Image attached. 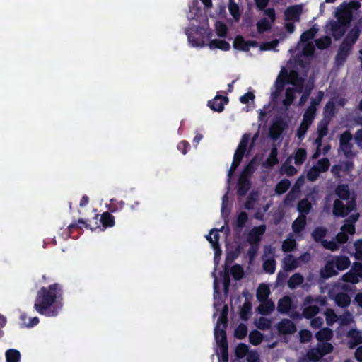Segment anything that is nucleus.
Instances as JSON below:
<instances>
[{
    "instance_id": "obj_1",
    "label": "nucleus",
    "mask_w": 362,
    "mask_h": 362,
    "mask_svg": "<svg viewBox=\"0 0 362 362\" xmlns=\"http://www.w3.org/2000/svg\"><path fill=\"white\" fill-rule=\"evenodd\" d=\"M63 286L58 283L42 286L37 291L35 310L46 317H55L63 306Z\"/></svg>"
},
{
    "instance_id": "obj_2",
    "label": "nucleus",
    "mask_w": 362,
    "mask_h": 362,
    "mask_svg": "<svg viewBox=\"0 0 362 362\" xmlns=\"http://www.w3.org/2000/svg\"><path fill=\"white\" fill-rule=\"evenodd\" d=\"M350 23V15H344L341 13L337 20H329L326 25V33L331 34L334 40H340L345 34Z\"/></svg>"
},
{
    "instance_id": "obj_3",
    "label": "nucleus",
    "mask_w": 362,
    "mask_h": 362,
    "mask_svg": "<svg viewBox=\"0 0 362 362\" xmlns=\"http://www.w3.org/2000/svg\"><path fill=\"white\" fill-rule=\"evenodd\" d=\"M288 124L286 122H285L282 118H277L274 121H273L269 129V137L276 141L278 140L284 131L286 129Z\"/></svg>"
},
{
    "instance_id": "obj_4",
    "label": "nucleus",
    "mask_w": 362,
    "mask_h": 362,
    "mask_svg": "<svg viewBox=\"0 0 362 362\" xmlns=\"http://www.w3.org/2000/svg\"><path fill=\"white\" fill-rule=\"evenodd\" d=\"M352 48L351 45L348 44L346 40H344L340 45L337 55L335 57V64L339 66L343 65L351 54Z\"/></svg>"
},
{
    "instance_id": "obj_5",
    "label": "nucleus",
    "mask_w": 362,
    "mask_h": 362,
    "mask_svg": "<svg viewBox=\"0 0 362 362\" xmlns=\"http://www.w3.org/2000/svg\"><path fill=\"white\" fill-rule=\"evenodd\" d=\"M233 46L235 49L247 52L251 47H257V42L254 40H245L242 35H237L234 39Z\"/></svg>"
},
{
    "instance_id": "obj_6",
    "label": "nucleus",
    "mask_w": 362,
    "mask_h": 362,
    "mask_svg": "<svg viewBox=\"0 0 362 362\" xmlns=\"http://www.w3.org/2000/svg\"><path fill=\"white\" fill-rule=\"evenodd\" d=\"M266 231V226L260 225L252 228L247 234V242L250 244L259 245L262 235Z\"/></svg>"
},
{
    "instance_id": "obj_7",
    "label": "nucleus",
    "mask_w": 362,
    "mask_h": 362,
    "mask_svg": "<svg viewBox=\"0 0 362 362\" xmlns=\"http://www.w3.org/2000/svg\"><path fill=\"white\" fill-rule=\"evenodd\" d=\"M228 103V97L216 95L214 99L208 101V106L214 111L221 112L224 110V105Z\"/></svg>"
},
{
    "instance_id": "obj_8",
    "label": "nucleus",
    "mask_w": 362,
    "mask_h": 362,
    "mask_svg": "<svg viewBox=\"0 0 362 362\" xmlns=\"http://www.w3.org/2000/svg\"><path fill=\"white\" fill-rule=\"evenodd\" d=\"M277 329L281 334H291L296 332V325L288 319L281 320L278 323Z\"/></svg>"
},
{
    "instance_id": "obj_9",
    "label": "nucleus",
    "mask_w": 362,
    "mask_h": 362,
    "mask_svg": "<svg viewBox=\"0 0 362 362\" xmlns=\"http://www.w3.org/2000/svg\"><path fill=\"white\" fill-rule=\"evenodd\" d=\"M302 13V7L300 5H294L288 7L284 11L286 21H298Z\"/></svg>"
},
{
    "instance_id": "obj_10",
    "label": "nucleus",
    "mask_w": 362,
    "mask_h": 362,
    "mask_svg": "<svg viewBox=\"0 0 362 362\" xmlns=\"http://www.w3.org/2000/svg\"><path fill=\"white\" fill-rule=\"evenodd\" d=\"M293 308H294V306L291 297L285 296L279 300L277 303V310L279 313L287 314Z\"/></svg>"
},
{
    "instance_id": "obj_11",
    "label": "nucleus",
    "mask_w": 362,
    "mask_h": 362,
    "mask_svg": "<svg viewBox=\"0 0 362 362\" xmlns=\"http://www.w3.org/2000/svg\"><path fill=\"white\" fill-rule=\"evenodd\" d=\"M346 337L349 338L348 341V346L350 349H354L356 346L362 344V335L356 329H351L346 334Z\"/></svg>"
},
{
    "instance_id": "obj_12",
    "label": "nucleus",
    "mask_w": 362,
    "mask_h": 362,
    "mask_svg": "<svg viewBox=\"0 0 362 362\" xmlns=\"http://www.w3.org/2000/svg\"><path fill=\"white\" fill-rule=\"evenodd\" d=\"M334 262L333 260L328 261L325 267L320 269V275L323 279H328L329 278L336 276L338 272L335 270Z\"/></svg>"
},
{
    "instance_id": "obj_13",
    "label": "nucleus",
    "mask_w": 362,
    "mask_h": 362,
    "mask_svg": "<svg viewBox=\"0 0 362 362\" xmlns=\"http://www.w3.org/2000/svg\"><path fill=\"white\" fill-rule=\"evenodd\" d=\"M238 189L237 194L238 196L244 197L246 195L247 192L250 190L251 187V180L250 179L243 178V177H239L238 180Z\"/></svg>"
},
{
    "instance_id": "obj_14",
    "label": "nucleus",
    "mask_w": 362,
    "mask_h": 362,
    "mask_svg": "<svg viewBox=\"0 0 362 362\" xmlns=\"http://www.w3.org/2000/svg\"><path fill=\"white\" fill-rule=\"evenodd\" d=\"M299 266L298 259L292 255H288L283 259V268L286 272H291Z\"/></svg>"
},
{
    "instance_id": "obj_15",
    "label": "nucleus",
    "mask_w": 362,
    "mask_h": 362,
    "mask_svg": "<svg viewBox=\"0 0 362 362\" xmlns=\"http://www.w3.org/2000/svg\"><path fill=\"white\" fill-rule=\"evenodd\" d=\"M278 150L276 146L272 148L270 153L266 160L263 162L262 165L267 169L272 168L275 165L279 163L277 158Z\"/></svg>"
},
{
    "instance_id": "obj_16",
    "label": "nucleus",
    "mask_w": 362,
    "mask_h": 362,
    "mask_svg": "<svg viewBox=\"0 0 362 362\" xmlns=\"http://www.w3.org/2000/svg\"><path fill=\"white\" fill-rule=\"evenodd\" d=\"M226 328L220 329L218 325L214 328V337L218 346L228 345Z\"/></svg>"
},
{
    "instance_id": "obj_17",
    "label": "nucleus",
    "mask_w": 362,
    "mask_h": 362,
    "mask_svg": "<svg viewBox=\"0 0 362 362\" xmlns=\"http://www.w3.org/2000/svg\"><path fill=\"white\" fill-rule=\"evenodd\" d=\"M316 115V108L308 107L303 114L301 124L310 127L312 124Z\"/></svg>"
},
{
    "instance_id": "obj_18",
    "label": "nucleus",
    "mask_w": 362,
    "mask_h": 362,
    "mask_svg": "<svg viewBox=\"0 0 362 362\" xmlns=\"http://www.w3.org/2000/svg\"><path fill=\"white\" fill-rule=\"evenodd\" d=\"M333 337V332L329 327H324L317 331L315 338L320 342L329 341Z\"/></svg>"
},
{
    "instance_id": "obj_19",
    "label": "nucleus",
    "mask_w": 362,
    "mask_h": 362,
    "mask_svg": "<svg viewBox=\"0 0 362 362\" xmlns=\"http://www.w3.org/2000/svg\"><path fill=\"white\" fill-rule=\"evenodd\" d=\"M335 194L341 200H349L350 198V190L346 184H339L335 188Z\"/></svg>"
},
{
    "instance_id": "obj_20",
    "label": "nucleus",
    "mask_w": 362,
    "mask_h": 362,
    "mask_svg": "<svg viewBox=\"0 0 362 362\" xmlns=\"http://www.w3.org/2000/svg\"><path fill=\"white\" fill-rule=\"evenodd\" d=\"M306 216L305 214L299 215V216L293 222L292 229L294 233H299L302 232L306 226Z\"/></svg>"
},
{
    "instance_id": "obj_21",
    "label": "nucleus",
    "mask_w": 362,
    "mask_h": 362,
    "mask_svg": "<svg viewBox=\"0 0 362 362\" xmlns=\"http://www.w3.org/2000/svg\"><path fill=\"white\" fill-rule=\"evenodd\" d=\"M333 261L334 262V267L339 271L346 269L351 264L349 258L344 255L337 257Z\"/></svg>"
},
{
    "instance_id": "obj_22",
    "label": "nucleus",
    "mask_w": 362,
    "mask_h": 362,
    "mask_svg": "<svg viewBox=\"0 0 362 362\" xmlns=\"http://www.w3.org/2000/svg\"><path fill=\"white\" fill-rule=\"evenodd\" d=\"M275 308L274 303L272 300H265L258 306L257 311L262 315H268Z\"/></svg>"
},
{
    "instance_id": "obj_23",
    "label": "nucleus",
    "mask_w": 362,
    "mask_h": 362,
    "mask_svg": "<svg viewBox=\"0 0 362 362\" xmlns=\"http://www.w3.org/2000/svg\"><path fill=\"white\" fill-rule=\"evenodd\" d=\"M345 205L340 199H335L333 204L332 213L336 217H345L346 213H345Z\"/></svg>"
},
{
    "instance_id": "obj_24",
    "label": "nucleus",
    "mask_w": 362,
    "mask_h": 362,
    "mask_svg": "<svg viewBox=\"0 0 362 362\" xmlns=\"http://www.w3.org/2000/svg\"><path fill=\"white\" fill-rule=\"evenodd\" d=\"M211 49L216 48L223 51H228L230 49V44L224 40L214 39L209 42Z\"/></svg>"
},
{
    "instance_id": "obj_25",
    "label": "nucleus",
    "mask_w": 362,
    "mask_h": 362,
    "mask_svg": "<svg viewBox=\"0 0 362 362\" xmlns=\"http://www.w3.org/2000/svg\"><path fill=\"white\" fill-rule=\"evenodd\" d=\"M312 209V204L308 199L305 198L300 200L297 205V210L300 213V215L305 214L306 216Z\"/></svg>"
},
{
    "instance_id": "obj_26",
    "label": "nucleus",
    "mask_w": 362,
    "mask_h": 362,
    "mask_svg": "<svg viewBox=\"0 0 362 362\" xmlns=\"http://www.w3.org/2000/svg\"><path fill=\"white\" fill-rule=\"evenodd\" d=\"M304 281L303 275L300 273L293 274L288 279L287 285L291 289H295L297 286L302 284Z\"/></svg>"
},
{
    "instance_id": "obj_27",
    "label": "nucleus",
    "mask_w": 362,
    "mask_h": 362,
    "mask_svg": "<svg viewBox=\"0 0 362 362\" xmlns=\"http://www.w3.org/2000/svg\"><path fill=\"white\" fill-rule=\"evenodd\" d=\"M256 163L255 158L252 159L247 165L244 168L243 171L240 173V177H243V178L250 179L252 175L255 173L256 170L255 167Z\"/></svg>"
},
{
    "instance_id": "obj_28",
    "label": "nucleus",
    "mask_w": 362,
    "mask_h": 362,
    "mask_svg": "<svg viewBox=\"0 0 362 362\" xmlns=\"http://www.w3.org/2000/svg\"><path fill=\"white\" fill-rule=\"evenodd\" d=\"M327 230L323 227H316L312 232V238L316 243H321L324 240V238L326 236Z\"/></svg>"
},
{
    "instance_id": "obj_29",
    "label": "nucleus",
    "mask_w": 362,
    "mask_h": 362,
    "mask_svg": "<svg viewBox=\"0 0 362 362\" xmlns=\"http://www.w3.org/2000/svg\"><path fill=\"white\" fill-rule=\"evenodd\" d=\"M270 294V290L268 286L261 284L257 291V298L260 302L267 300L268 296Z\"/></svg>"
},
{
    "instance_id": "obj_30",
    "label": "nucleus",
    "mask_w": 362,
    "mask_h": 362,
    "mask_svg": "<svg viewBox=\"0 0 362 362\" xmlns=\"http://www.w3.org/2000/svg\"><path fill=\"white\" fill-rule=\"evenodd\" d=\"M224 229V226H222L220 230H216L215 228H213L211 230V235H213L212 237L214 242H213V249L214 250L215 254L217 255L218 252H221V247L219 245V238L220 235L218 234V231H223Z\"/></svg>"
},
{
    "instance_id": "obj_31",
    "label": "nucleus",
    "mask_w": 362,
    "mask_h": 362,
    "mask_svg": "<svg viewBox=\"0 0 362 362\" xmlns=\"http://www.w3.org/2000/svg\"><path fill=\"white\" fill-rule=\"evenodd\" d=\"M291 182L285 178L279 181L275 187V192L277 194H283L289 189Z\"/></svg>"
},
{
    "instance_id": "obj_32",
    "label": "nucleus",
    "mask_w": 362,
    "mask_h": 362,
    "mask_svg": "<svg viewBox=\"0 0 362 362\" xmlns=\"http://www.w3.org/2000/svg\"><path fill=\"white\" fill-rule=\"evenodd\" d=\"M337 304L341 307H348L351 303V298L348 294L345 293H339L336 296L335 298Z\"/></svg>"
},
{
    "instance_id": "obj_33",
    "label": "nucleus",
    "mask_w": 362,
    "mask_h": 362,
    "mask_svg": "<svg viewBox=\"0 0 362 362\" xmlns=\"http://www.w3.org/2000/svg\"><path fill=\"white\" fill-rule=\"evenodd\" d=\"M252 310V304L250 302L245 300L243 304L240 311V317L244 321H247L249 319L250 314Z\"/></svg>"
},
{
    "instance_id": "obj_34",
    "label": "nucleus",
    "mask_w": 362,
    "mask_h": 362,
    "mask_svg": "<svg viewBox=\"0 0 362 362\" xmlns=\"http://www.w3.org/2000/svg\"><path fill=\"white\" fill-rule=\"evenodd\" d=\"M249 341L254 346H258L263 341V334L258 330L254 329L249 334Z\"/></svg>"
},
{
    "instance_id": "obj_35",
    "label": "nucleus",
    "mask_w": 362,
    "mask_h": 362,
    "mask_svg": "<svg viewBox=\"0 0 362 362\" xmlns=\"http://www.w3.org/2000/svg\"><path fill=\"white\" fill-rule=\"evenodd\" d=\"M100 222L105 228L112 227L115 225V218L111 214L106 211L102 214Z\"/></svg>"
},
{
    "instance_id": "obj_36",
    "label": "nucleus",
    "mask_w": 362,
    "mask_h": 362,
    "mask_svg": "<svg viewBox=\"0 0 362 362\" xmlns=\"http://www.w3.org/2000/svg\"><path fill=\"white\" fill-rule=\"evenodd\" d=\"M228 8L229 13L233 17V18L236 21L239 20L241 13L239 6L235 2L234 0H229Z\"/></svg>"
},
{
    "instance_id": "obj_37",
    "label": "nucleus",
    "mask_w": 362,
    "mask_h": 362,
    "mask_svg": "<svg viewBox=\"0 0 362 362\" xmlns=\"http://www.w3.org/2000/svg\"><path fill=\"white\" fill-rule=\"evenodd\" d=\"M6 362H20L21 354L17 349H10L6 351Z\"/></svg>"
},
{
    "instance_id": "obj_38",
    "label": "nucleus",
    "mask_w": 362,
    "mask_h": 362,
    "mask_svg": "<svg viewBox=\"0 0 362 362\" xmlns=\"http://www.w3.org/2000/svg\"><path fill=\"white\" fill-rule=\"evenodd\" d=\"M318 31V28L315 27V25H313L310 29L307 30L306 31L303 32L300 35V41L303 42H307L315 37L316 33Z\"/></svg>"
},
{
    "instance_id": "obj_39",
    "label": "nucleus",
    "mask_w": 362,
    "mask_h": 362,
    "mask_svg": "<svg viewBox=\"0 0 362 362\" xmlns=\"http://www.w3.org/2000/svg\"><path fill=\"white\" fill-rule=\"evenodd\" d=\"M320 311L317 305H309L304 308L303 316L305 319H311L315 317Z\"/></svg>"
},
{
    "instance_id": "obj_40",
    "label": "nucleus",
    "mask_w": 362,
    "mask_h": 362,
    "mask_svg": "<svg viewBox=\"0 0 362 362\" xmlns=\"http://www.w3.org/2000/svg\"><path fill=\"white\" fill-rule=\"evenodd\" d=\"M295 93V89L293 88L289 87L286 88L285 92V98L283 100V105L284 106L288 107L293 103L296 98Z\"/></svg>"
},
{
    "instance_id": "obj_41",
    "label": "nucleus",
    "mask_w": 362,
    "mask_h": 362,
    "mask_svg": "<svg viewBox=\"0 0 362 362\" xmlns=\"http://www.w3.org/2000/svg\"><path fill=\"white\" fill-rule=\"evenodd\" d=\"M307 151L305 148H298L294 156V163L296 165H302L306 160Z\"/></svg>"
},
{
    "instance_id": "obj_42",
    "label": "nucleus",
    "mask_w": 362,
    "mask_h": 362,
    "mask_svg": "<svg viewBox=\"0 0 362 362\" xmlns=\"http://www.w3.org/2000/svg\"><path fill=\"white\" fill-rule=\"evenodd\" d=\"M331 43V37L328 35H325L315 40V45L319 49H325L329 47Z\"/></svg>"
},
{
    "instance_id": "obj_43",
    "label": "nucleus",
    "mask_w": 362,
    "mask_h": 362,
    "mask_svg": "<svg viewBox=\"0 0 362 362\" xmlns=\"http://www.w3.org/2000/svg\"><path fill=\"white\" fill-rule=\"evenodd\" d=\"M271 28L272 23L268 21L267 18H262L257 23V29L259 34L269 31Z\"/></svg>"
},
{
    "instance_id": "obj_44",
    "label": "nucleus",
    "mask_w": 362,
    "mask_h": 362,
    "mask_svg": "<svg viewBox=\"0 0 362 362\" xmlns=\"http://www.w3.org/2000/svg\"><path fill=\"white\" fill-rule=\"evenodd\" d=\"M81 224L84 226V227L86 228L93 230V228H90V226L83 219L80 218L77 221L72 223L68 226L69 235H71V234L73 233L75 230H81V226H80Z\"/></svg>"
},
{
    "instance_id": "obj_45",
    "label": "nucleus",
    "mask_w": 362,
    "mask_h": 362,
    "mask_svg": "<svg viewBox=\"0 0 362 362\" xmlns=\"http://www.w3.org/2000/svg\"><path fill=\"white\" fill-rule=\"evenodd\" d=\"M247 327L243 324L240 323L234 331V336L238 339H243L247 334Z\"/></svg>"
},
{
    "instance_id": "obj_46",
    "label": "nucleus",
    "mask_w": 362,
    "mask_h": 362,
    "mask_svg": "<svg viewBox=\"0 0 362 362\" xmlns=\"http://www.w3.org/2000/svg\"><path fill=\"white\" fill-rule=\"evenodd\" d=\"M249 351V346L244 344L240 343L238 344L235 349V356L239 358H243Z\"/></svg>"
},
{
    "instance_id": "obj_47",
    "label": "nucleus",
    "mask_w": 362,
    "mask_h": 362,
    "mask_svg": "<svg viewBox=\"0 0 362 362\" xmlns=\"http://www.w3.org/2000/svg\"><path fill=\"white\" fill-rule=\"evenodd\" d=\"M263 269L268 274H274L276 269V260L274 258L266 259L263 262Z\"/></svg>"
},
{
    "instance_id": "obj_48",
    "label": "nucleus",
    "mask_w": 362,
    "mask_h": 362,
    "mask_svg": "<svg viewBox=\"0 0 362 362\" xmlns=\"http://www.w3.org/2000/svg\"><path fill=\"white\" fill-rule=\"evenodd\" d=\"M341 279L346 283H350L351 284H356L359 282V278L356 276L354 272L349 270L348 272L342 275Z\"/></svg>"
},
{
    "instance_id": "obj_49",
    "label": "nucleus",
    "mask_w": 362,
    "mask_h": 362,
    "mask_svg": "<svg viewBox=\"0 0 362 362\" xmlns=\"http://www.w3.org/2000/svg\"><path fill=\"white\" fill-rule=\"evenodd\" d=\"M329 120L322 119L317 124V134L320 136H326L328 134Z\"/></svg>"
},
{
    "instance_id": "obj_50",
    "label": "nucleus",
    "mask_w": 362,
    "mask_h": 362,
    "mask_svg": "<svg viewBox=\"0 0 362 362\" xmlns=\"http://www.w3.org/2000/svg\"><path fill=\"white\" fill-rule=\"evenodd\" d=\"M286 83H287L286 79L281 72L275 81L276 95L280 93L284 90Z\"/></svg>"
},
{
    "instance_id": "obj_51",
    "label": "nucleus",
    "mask_w": 362,
    "mask_h": 362,
    "mask_svg": "<svg viewBox=\"0 0 362 362\" xmlns=\"http://www.w3.org/2000/svg\"><path fill=\"white\" fill-rule=\"evenodd\" d=\"M281 74L285 76L286 81H294L297 78L300 76L299 73L297 70H291L289 72L285 69L283 68L281 70Z\"/></svg>"
},
{
    "instance_id": "obj_52",
    "label": "nucleus",
    "mask_w": 362,
    "mask_h": 362,
    "mask_svg": "<svg viewBox=\"0 0 362 362\" xmlns=\"http://www.w3.org/2000/svg\"><path fill=\"white\" fill-rule=\"evenodd\" d=\"M228 30V27L224 23L218 21L216 23V31L218 37H225L227 35Z\"/></svg>"
},
{
    "instance_id": "obj_53",
    "label": "nucleus",
    "mask_w": 362,
    "mask_h": 362,
    "mask_svg": "<svg viewBox=\"0 0 362 362\" xmlns=\"http://www.w3.org/2000/svg\"><path fill=\"white\" fill-rule=\"evenodd\" d=\"M330 166L329 160L327 158L319 160L317 165L315 166L320 173H325L329 170Z\"/></svg>"
},
{
    "instance_id": "obj_54",
    "label": "nucleus",
    "mask_w": 362,
    "mask_h": 362,
    "mask_svg": "<svg viewBox=\"0 0 362 362\" xmlns=\"http://www.w3.org/2000/svg\"><path fill=\"white\" fill-rule=\"evenodd\" d=\"M324 114L325 117H332L335 114V104L332 100H329L325 107Z\"/></svg>"
},
{
    "instance_id": "obj_55",
    "label": "nucleus",
    "mask_w": 362,
    "mask_h": 362,
    "mask_svg": "<svg viewBox=\"0 0 362 362\" xmlns=\"http://www.w3.org/2000/svg\"><path fill=\"white\" fill-rule=\"evenodd\" d=\"M231 274L235 280H240L243 276V268L240 264H235L231 267Z\"/></svg>"
},
{
    "instance_id": "obj_56",
    "label": "nucleus",
    "mask_w": 362,
    "mask_h": 362,
    "mask_svg": "<svg viewBox=\"0 0 362 362\" xmlns=\"http://www.w3.org/2000/svg\"><path fill=\"white\" fill-rule=\"evenodd\" d=\"M296 247V240L294 239H286L282 243V250L284 252H290Z\"/></svg>"
},
{
    "instance_id": "obj_57",
    "label": "nucleus",
    "mask_w": 362,
    "mask_h": 362,
    "mask_svg": "<svg viewBox=\"0 0 362 362\" xmlns=\"http://www.w3.org/2000/svg\"><path fill=\"white\" fill-rule=\"evenodd\" d=\"M247 220H248L247 214L245 211L240 212L238 215V217H237V220H236V223H235L236 227L239 228H243L245 226Z\"/></svg>"
},
{
    "instance_id": "obj_58",
    "label": "nucleus",
    "mask_w": 362,
    "mask_h": 362,
    "mask_svg": "<svg viewBox=\"0 0 362 362\" xmlns=\"http://www.w3.org/2000/svg\"><path fill=\"white\" fill-rule=\"evenodd\" d=\"M341 6H344L347 10L350 11L349 15L351 16V12L352 11H357L361 8V3L358 0H351L349 3L344 2L341 5Z\"/></svg>"
},
{
    "instance_id": "obj_59",
    "label": "nucleus",
    "mask_w": 362,
    "mask_h": 362,
    "mask_svg": "<svg viewBox=\"0 0 362 362\" xmlns=\"http://www.w3.org/2000/svg\"><path fill=\"white\" fill-rule=\"evenodd\" d=\"M334 347L331 343L324 341V343L319 347L318 351L321 356L330 354L333 351Z\"/></svg>"
},
{
    "instance_id": "obj_60",
    "label": "nucleus",
    "mask_w": 362,
    "mask_h": 362,
    "mask_svg": "<svg viewBox=\"0 0 362 362\" xmlns=\"http://www.w3.org/2000/svg\"><path fill=\"white\" fill-rule=\"evenodd\" d=\"M326 322L329 326H332L337 320V315L332 309H327L325 312Z\"/></svg>"
},
{
    "instance_id": "obj_61",
    "label": "nucleus",
    "mask_w": 362,
    "mask_h": 362,
    "mask_svg": "<svg viewBox=\"0 0 362 362\" xmlns=\"http://www.w3.org/2000/svg\"><path fill=\"white\" fill-rule=\"evenodd\" d=\"M125 202L122 200L117 202L116 200H111L110 206V210L112 212H116L118 211H121L124 209L125 206Z\"/></svg>"
},
{
    "instance_id": "obj_62",
    "label": "nucleus",
    "mask_w": 362,
    "mask_h": 362,
    "mask_svg": "<svg viewBox=\"0 0 362 362\" xmlns=\"http://www.w3.org/2000/svg\"><path fill=\"white\" fill-rule=\"evenodd\" d=\"M339 146H340V148L341 149L344 156L346 158H350L351 156H353V153H352L353 144L351 142L339 144Z\"/></svg>"
},
{
    "instance_id": "obj_63",
    "label": "nucleus",
    "mask_w": 362,
    "mask_h": 362,
    "mask_svg": "<svg viewBox=\"0 0 362 362\" xmlns=\"http://www.w3.org/2000/svg\"><path fill=\"white\" fill-rule=\"evenodd\" d=\"M322 245L324 248L331 251H336L339 249V245L336 241L324 240L322 241Z\"/></svg>"
},
{
    "instance_id": "obj_64",
    "label": "nucleus",
    "mask_w": 362,
    "mask_h": 362,
    "mask_svg": "<svg viewBox=\"0 0 362 362\" xmlns=\"http://www.w3.org/2000/svg\"><path fill=\"white\" fill-rule=\"evenodd\" d=\"M350 270L359 279H362V263L354 262Z\"/></svg>"
}]
</instances>
